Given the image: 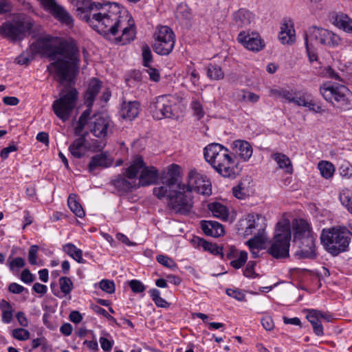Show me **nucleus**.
Wrapping results in <instances>:
<instances>
[{
  "label": "nucleus",
  "mask_w": 352,
  "mask_h": 352,
  "mask_svg": "<svg viewBox=\"0 0 352 352\" xmlns=\"http://www.w3.org/2000/svg\"><path fill=\"white\" fill-rule=\"evenodd\" d=\"M77 12L85 13L83 19L98 33L109 39L111 36L118 34L119 28H122V33L116 39L122 44H126L134 38L133 25L129 23L124 26L123 24L130 21L128 14L118 3L82 0L77 3Z\"/></svg>",
  "instance_id": "nucleus-1"
},
{
  "label": "nucleus",
  "mask_w": 352,
  "mask_h": 352,
  "mask_svg": "<svg viewBox=\"0 0 352 352\" xmlns=\"http://www.w3.org/2000/svg\"><path fill=\"white\" fill-rule=\"evenodd\" d=\"M51 37H43L37 40L35 45L51 59L54 60L60 55L56 61L47 66V70L52 72L54 67L56 79L61 84H70L79 69V54L76 43L72 41H62L58 45H54L51 42Z\"/></svg>",
  "instance_id": "nucleus-2"
},
{
  "label": "nucleus",
  "mask_w": 352,
  "mask_h": 352,
  "mask_svg": "<svg viewBox=\"0 0 352 352\" xmlns=\"http://www.w3.org/2000/svg\"><path fill=\"white\" fill-rule=\"evenodd\" d=\"M204 155L206 162L222 177L236 178L237 167L227 148L218 143H212L204 148Z\"/></svg>",
  "instance_id": "nucleus-3"
},
{
  "label": "nucleus",
  "mask_w": 352,
  "mask_h": 352,
  "mask_svg": "<svg viewBox=\"0 0 352 352\" xmlns=\"http://www.w3.org/2000/svg\"><path fill=\"white\" fill-rule=\"evenodd\" d=\"M267 227L265 217L258 213H250L241 219L236 224L238 234L248 236L254 234V236L248 241L250 249L263 248L267 241L265 230Z\"/></svg>",
  "instance_id": "nucleus-4"
},
{
  "label": "nucleus",
  "mask_w": 352,
  "mask_h": 352,
  "mask_svg": "<svg viewBox=\"0 0 352 352\" xmlns=\"http://www.w3.org/2000/svg\"><path fill=\"white\" fill-rule=\"evenodd\" d=\"M351 236L352 233L344 226L332 227L322 230L320 240L327 251L336 256L349 250Z\"/></svg>",
  "instance_id": "nucleus-5"
},
{
  "label": "nucleus",
  "mask_w": 352,
  "mask_h": 352,
  "mask_svg": "<svg viewBox=\"0 0 352 352\" xmlns=\"http://www.w3.org/2000/svg\"><path fill=\"white\" fill-rule=\"evenodd\" d=\"M294 241H299L300 250L296 255L299 258H314L316 256L315 238L313 236L309 224L304 219L293 221Z\"/></svg>",
  "instance_id": "nucleus-6"
},
{
  "label": "nucleus",
  "mask_w": 352,
  "mask_h": 352,
  "mask_svg": "<svg viewBox=\"0 0 352 352\" xmlns=\"http://www.w3.org/2000/svg\"><path fill=\"white\" fill-rule=\"evenodd\" d=\"M12 21H6L0 26V34L10 41L23 40L27 32L34 26V20L23 13L14 14Z\"/></svg>",
  "instance_id": "nucleus-7"
},
{
  "label": "nucleus",
  "mask_w": 352,
  "mask_h": 352,
  "mask_svg": "<svg viewBox=\"0 0 352 352\" xmlns=\"http://www.w3.org/2000/svg\"><path fill=\"white\" fill-rule=\"evenodd\" d=\"M320 93L336 108L341 110L352 109V92L344 85L324 83L320 87Z\"/></svg>",
  "instance_id": "nucleus-8"
},
{
  "label": "nucleus",
  "mask_w": 352,
  "mask_h": 352,
  "mask_svg": "<svg viewBox=\"0 0 352 352\" xmlns=\"http://www.w3.org/2000/svg\"><path fill=\"white\" fill-rule=\"evenodd\" d=\"M186 185H177L175 188H168L164 197L167 199V208L175 214L186 215L192 208L193 203L190 190Z\"/></svg>",
  "instance_id": "nucleus-9"
},
{
  "label": "nucleus",
  "mask_w": 352,
  "mask_h": 352,
  "mask_svg": "<svg viewBox=\"0 0 352 352\" xmlns=\"http://www.w3.org/2000/svg\"><path fill=\"white\" fill-rule=\"evenodd\" d=\"M290 241V225L278 222L276 224V233L270 242L267 252L276 259L289 257Z\"/></svg>",
  "instance_id": "nucleus-10"
},
{
  "label": "nucleus",
  "mask_w": 352,
  "mask_h": 352,
  "mask_svg": "<svg viewBox=\"0 0 352 352\" xmlns=\"http://www.w3.org/2000/svg\"><path fill=\"white\" fill-rule=\"evenodd\" d=\"M114 124L111 119L104 114L95 115L89 124L90 132L100 140L93 141V151H100L106 146L105 139L113 133Z\"/></svg>",
  "instance_id": "nucleus-11"
},
{
  "label": "nucleus",
  "mask_w": 352,
  "mask_h": 352,
  "mask_svg": "<svg viewBox=\"0 0 352 352\" xmlns=\"http://www.w3.org/2000/svg\"><path fill=\"white\" fill-rule=\"evenodd\" d=\"M140 172L138 187L146 186L155 184L158 179V170L153 166H146L141 156L137 157L125 169V175L130 179H137Z\"/></svg>",
  "instance_id": "nucleus-12"
},
{
  "label": "nucleus",
  "mask_w": 352,
  "mask_h": 352,
  "mask_svg": "<svg viewBox=\"0 0 352 352\" xmlns=\"http://www.w3.org/2000/svg\"><path fill=\"white\" fill-rule=\"evenodd\" d=\"M77 98L78 91L76 88L69 87L63 89L60 93V98L52 104L55 115L64 122L67 120L75 107Z\"/></svg>",
  "instance_id": "nucleus-13"
},
{
  "label": "nucleus",
  "mask_w": 352,
  "mask_h": 352,
  "mask_svg": "<svg viewBox=\"0 0 352 352\" xmlns=\"http://www.w3.org/2000/svg\"><path fill=\"white\" fill-rule=\"evenodd\" d=\"M175 43V34L173 30L168 26H161L155 34L153 50L160 55H168L173 51Z\"/></svg>",
  "instance_id": "nucleus-14"
},
{
  "label": "nucleus",
  "mask_w": 352,
  "mask_h": 352,
  "mask_svg": "<svg viewBox=\"0 0 352 352\" xmlns=\"http://www.w3.org/2000/svg\"><path fill=\"white\" fill-rule=\"evenodd\" d=\"M305 40H308L312 43H320L329 47H336L340 42V38L337 34L316 26L309 28L308 32L305 34Z\"/></svg>",
  "instance_id": "nucleus-15"
},
{
  "label": "nucleus",
  "mask_w": 352,
  "mask_h": 352,
  "mask_svg": "<svg viewBox=\"0 0 352 352\" xmlns=\"http://www.w3.org/2000/svg\"><path fill=\"white\" fill-rule=\"evenodd\" d=\"M190 194L192 190L203 195H210L212 193L211 182L207 177L197 173L196 170H190L188 175V184L186 185Z\"/></svg>",
  "instance_id": "nucleus-16"
},
{
  "label": "nucleus",
  "mask_w": 352,
  "mask_h": 352,
  "mask_svg": "<svg viewBox=\"0 0 352 352\" xmlns=\"http://www.w3.org/2000/svg\"><path fill=\"white\" fill-rule=\"evenodd\" d=\"M45 10L49 12L56 19L68 27H72L74 19L72 15L56 0H38Z\"/></svg>",
  "instance_id": "nucleus-17"
},
{
  "label": "nucleus",
  "mask_w": 352,
  "mask_h": 352,
  "mask_svg": "<svg viewBox=\"0 0 352 352\" xmlns=\"http://www.w3.org/2000/svg\"><path fill=\"white\" fill-rule=\"evenodd\" d=\"M180 166L175 164L169 166L167 175L168 178L163 182L161 186L155 187L153 189V194L158 198H164L168 192V188H175L177 185H182L179 183Z\"/></svg>",
  "instance_id": "nucleus-18"
},
{
  "label": "nucleus",
  "mask_w": 352,
  "mask_h": 352,
  "mask_svg": "<svg viewBox=\"0 0 352 352\" xmlns=\"http://www.w3.org/2000/svg\"><path fill=\"white\" fill-rule=\"evenodd\" d=\"M237 41L245 48L252 52H259L265 47V43L258 32H241L236 38Z\"/></svg>",
  "instance_id": "nucleus-19"
},
{
  "label": "nucleus",
  "mask_w": 352,
  "mask_h": 352,
  "mask_svg": "<svg viewBox=\"0 0 352 352\" xmlns=\"http://www.w3.org/2000/svg\"><path fill=\"white\" fill-rule=\"evenodd\" d=\"M164 102H166V118L177 120L184 109L182 98L177 95H162Z\"/></svg>",
  "instance_id": "nucleus-20"
},
{
  "label": "nucleus",
  "mask_w": 352,
  "mask_h": 352,
  "mask_svg": "<svg viewBox=\"0 0 352 352\" xmlns=\"http://www.w3.org/2000/svg\"><path fill=\"white\" fill-rule=\"evenodd\" d=\"M125 171L123 175H118L116 179L111 181V184L117 189L119 192L126 193L137 189L138 184L136 179H130L125 175Z\"/></svg>",
  "instance_id": "nucleus-21"
},
{
  "label": "nucleus",
  "mask_w": 352,
  "mask_h": 352,
  "mask_svg": "<svg viewBox=\"0 0 352 352\" xmlns=\"http://www.w3.org/2000/svg\"><path fill=\"white\" fill-rule=\"evenodd\" d=\"M93 151V144H86L85 135L75 140L69 146V151L75 158L80 159L85 155L86 150Z\"/></svg>",
  "instance_id": "nucleus-22"
},
{
  "label": "nucleus",
  "mask_w": 352,
  "mask_h": 352,
  "mask_svg": "<svg viewBox=\"0 0 352 352\" xmlns=\"http://www.w3.org/2000/svg\"><path fill=\"white\" fill-rule=\"evenodd\" d=\"M234 153L243 161H248L252 155L253 150L250 144L242 140H236L232 144Z\"/></svg>",
  "instance_id": "nucleus-23"
},
{
  "label": "nucleus",
  "mask_w": 352,
  "mask_h": 352,
  "mask_svg": "<svg viewBox=\"0 0 352 352\" xmlns=\"http://www.w3.org/2000/svg\"><path fill=\"white\" fill-rule=\"evenodd\" d=\"M233 21L238 28H245L251 24L254 16L250 10L241 8L232 14Z\"/></svg>",
  "instance_id": "nucleus-24"
},
{
  "label": "nucleus",
  "mask_w": 352,
  "mask_h": 352,
  "mask_svg": "<svg viewBox=\"0 0 352 352\" xmlns=\"http://www.w3.org/2000/svg\"><path fill=\"white\" fill-rule=\"evenodd\" d=\"M166 102H164L163 96L156 97L150 104L149 110L154 119L160 120L166 118Z\"/></svg>",
  "instance_id": "nucleus-25"
},
{
  "label": "nucleus",
  "mask_w": 352,
  "mask_h": 352,
  "mask_svg": "<svg viewBox=\"0 0 352 352\" xmlns=\"http://www.w3.org/2000/svg\"><path fill=\"white\" fill-rule=\"evenodd\" d=\"M201 228L205 234L212 237H219L224 234L223 226L215 221L203 220Z\"/></svg>",
  "instance_id": "nucleus-26"
},
{
  "label": "nucleus",
  "mask_w": 352,
  "mask_h": 352,
  "mask_svg": "<svg viewBox=\"0 0 352 352\" xmlns=\"http://www.w3.org/2000/svg\"><path fill=\"white\" fill-rule=\"evenodd\" d=\"M101 88V82L93 78L89 83L88 88L85 94V104L87 107H91L95 100L96 96L99 93Z\"/></svg>",
  "instance_id": "nucleus-27"
},
{
  "label": "nucleus",
  "mask_w": 352,
  "mask_h": 352,
  "mask_svg": "<svg viewBox=\"0 0 352 352\" xmlns=\"http://www.w3.org/2000/svg\"><path fill=\"white\" fill-rule=\"evenodd\" d=\"M331 20L334 25L344 32L352 33V19L342 12L333 13Z\"/></svg>",
  "instance_id": "nucleus-28"
},
{
  "label": "nucleus",
  "mask_w": 352,
  "mask_h": 352,
  "mask_svg": "<svg viewBox=\"0 0 352 352\" xmlns=\"http://www.w3.org/2000/svg\"><path fill=\"white\" fill-rule=\"evenodd\" d=\"M279 32V40L283 44H291L295 41V30L291 21H285Z\"/></svg>",
  "instance_id": "nucleus-29"
},
{
  "label": "nucleus",
  "mask_w": 352,
  "mask_h": 352,
  "mask_svg": "<svg viewBox=\"0 0 352 352\" xmlns=\"http://www.w3.org/2000/svg\"><path fill=\"white\" fill-rule=\"evenodd\" d=\"M112 164V160L105 153L93 156L88 166L89 171L93 173L97 168H107Z\"/></svg>",
  "instance_id": "nucleus-30"
},
{
  "label": "nucleus",
  "mask_w": 352,
  "mask_h": 352,
  "mask_svg": "<svg viewBox=\"0 0 352 352\" xmlns=\"http://www.w3.org/2000/svg\"><path fill=\"white\" fill-rule=\"evenodd\" d=\"M321 317H324L323 313L315 309L311 310L307 315V318L311 324L314 333L318 336H322L324 334L320 321Z\"/></svg>",
  "instance_id": "nucleus-31"
},
{
  "label": "nucleus",
  "mask_w": 352,
  "mask_h": 352,
  "mask_svg": "<svg viewBox=\"0 0 352 352\" xmlns=\"http://www.w3.org/2000/svg\"><path fill=\"white\" fill-rule=\"evenodd\" d=\"M140 112V103L138 101L124 102L122 105L121 114L122 118L132 120Z\"/></svg>",
  "instance_id": "nucleus-32"
},
{
  "label": "nucleus",
  "mask_w": 352,
  "mask_h": 352,
  "mask_svg": "<svg viewBox=\"0 0 352 352\" xmlns=\"http://www.w3.org/2000/svg\"><path fill=\"white\" fill-rule=\"evenodd\" d=\"M195 240L197 241L198 245L203 248L205 251L210 252L214 255H220L221 258H223L224 254L223 252V248L218 246L216 243H212L204 239L197 237Z\"/></svg>",
  "instance_id": "nucleus-33"
},
{
  "label": "nucleus",
  "mask_w": 352,
  "mask_h": 352,
  "mask_svg": "<svg viewBox=\"0 0 352 352\" xmlns=\"http://www.w3.org/2000/svg\"><path fill=\"white\" fill-rule=\"evenodd\" d=\"M63 251L79 263H85L82 251L72 243H67L63 247Z\"/></svg>",
  "instance_id": "nucleus-34"
},
{
  "label": "nucleus",
  "mask_w": 352,
  "mask_h": 352,
  "mask_svg": "<svg viewBox=\"0 0 352 352\" xmlns=\"http://www.w3.org/2000/svg\"><path fill=\"white\" fill-rule=\"evenodd\" d=\"M208 209L212 215L221 220L226 221L228 218V212L226 206L220 203H211L208 204Z\"/></svg>",
  "instance_id": "nucleus-35"
},
{
  "label": "nucleus",
  "mask_w": 352,
  "mask_h": 352,
  "mask_svg": "<svg viewBox=\"0 0 352 352\" xmlns=\"http://www.w3.org/2000/svg\"><path fill=\"white\" fill-rule=\"evenodd\" d=\"M272 158L276 161L280 168H285V171L292 173L293 171L292 165L289 158L285 154L276 153L272 155Z\"/></svg>",
  "instance_id": "nucleus-36"
},
{
  "label": "nucleus",
  "mask_w": 352,
  "mask_h": 352,
  "mask_svg": "<svg viewBox=\"0 0 352 352\" xmlns=\"http://www.w3.org/2000/svg\"><path fill=\"white\" fill-rule=\"evenodd\" d=\"M67 204L71 211H72L77 217L82 218L85 216V211L80 203L76 200L75 195L72 194L69 196Z\"/></svg>",
  "instance_id": "nucleus-37"
},
{
  "label": "nucleus",
  "mask_w": 352,
  "mask_h": 352,
  "mask_svg": "<svg viewBox=\"0 0 352 352\" xmlns=\"http://www.w3.org/2000/svg\"><path fill=\"white\" fill-rule=\"evenodd\" d=\"M318 168L321 175L325 179L331 178L335 171L334 166L332 163L327 161H322L318 163Z\"/></svg>",
  "instance_id": "nucleus-38"
},
{
  "label": "nucleus",
  "mask_w": 352,
  "mask_h": 352,
  "mask_svg": "<svg viewBox=\"0 0 352 352\" xmlns=\"http://www.w3.org/2000/svg\"><path fill=\"white\" fill-rule=\"evenodd\" d=\"M339 199L342 205L352 214V192L348 189H344L340 193Z\"/></svg>",
  "instance_id": "nucleus-39"
},
{
  "label": "nucleus",
  "mask_w": 352,
  "mask_h": 352,
  "mask_svg": "<svg viewBox=\"0 0 352 352\" xmlns=\"http://www.w3.org/2000/svg\"><path fill=\"white\" fill-rule=\"evenodd\" d=\"M175 14L179 19L189 20L192 16L190 9L185 3H181L177 6Z\"/></svg>",
  "instance_id": "nucleus-40"
},
{
  "label": "nucleus",
  "mask_w": 352,
  "mask_h": 352,
  "mask_svg": "<svg viewBox=\"0 0 352 352\" xmlns=\"http://www.w3.org/2000/svg\"><path fill=\"white\" fill-rule=\"evenodd\" d=\"M207 75L211 80H218L223 78L224 73L219 66L209 65L207 69Z\"/></svg>",
  "instance_id": "nucleus-41"
},
{
  "label": "nucleus",
  "mask_w": 352,
  "mask_h": 352,
  "mask_svg": "<svg viewBox=\"0 0 352 352\" xmlns=\"http://www.w3.org/2000/svg\"><path fill=\"white\" fill-rule=\"evenodd\" d=\"M190 108L192 111L193 116H195L198 120L204 118L205 111L203 105L199 100L197 99L192 100L190 103Z\"/></svg>",
  "instance_id": "nucleus-42"
},
{
  "label": "nucleus",
  "mask_w": 352,
  "mask_h": 352,
  "mask_svg": "<svg viewBox=\"0 0 352 352\" xmlns=\"http://www.w3.org/2000/svg\"><path fill=\"white\" fill-rule=\"evenodd\" d=\"M59 284L61 292L65 295L69 294L72 291L73 283L69 278L67 276L60 277Z\"/></svg>",
  "instance_id": "nucleus-43"
},
{
  "label": "nucleus",
  "mask_w": 352,
  "mask_h": 352,
  "mask_svg": "<svg viewBox=\"0 0 352 352\" xmlns=\"http://www.w3.org/2000/svg\"><path fill=\"white\" fill-rule=\"evenodd\" d=\"M30 335V332L23 328H18L12 331V336L15 339L21 341L28 340Z\"/></svg>",
  "instance_id": "nucleus-44"
},
{
  "label": "nucleus",
  "mask_w": 352,
  "mask_h": 352,
  "mask_svg": "<svg viewBox=\"0 0 352 352\" xmlns=\"http://www.w3.org/2000/svg\"><path fill=\"white\" fill-rule=\"evenodd\" d=\"M142 58L143 65L146 67H149L150 63L153 60V55L150 47L147 45L142 47Z\"/></svg>",
  "instance_id": "nucleus-45"
},
{
  "label": "nucleus",
  "mask_w": 352,
  "mask_h": 352,
  "mask_svg": "<svg viewBox=\"0 0 352 352\" xmlns=\"http://www.w3.org/2000/svg\"><path fill=\"white\" fill-rule=\"evenodd\" d=\"M248 259V254L245 251H241L238 258L231 261L230 265L235 269L241 268Z\"/></svg>",
  "instance_id": "nucleus-46"
},
{
  "label": "nucleus",
  "mask_w": 352,
  "mask_h": 352,
  "mask_svg": "<svg viewBox=\"0 0 352 352\" xmlns=\"http://www.w3.org/2000/svg\"><path fill=\"white\" fill-rule=\"evenodd\" d=\"M99 287L102 291L108 294H113L115 292V284L112 280L103 279L100 282Z\"/></svg>",
  "instance_id": "nucleus-47"
},
{
  "label": "nucleus",
  "mask_w": 352,
  "mask_h": 352,
  "mask_svg": "<svg viewBox=\"0 0 352 352\" xmlns=\"http://www.w3.org/2000/svg\"><path fill=\"white\" fill-rule=\"evenodd\" d=\"M33 59L31 52H23L16 58V62L19 65H28Z\"/></svg>",
  "instance_id": "nucleus-48"
},
{
  "label": "nucleus",
  "mask_w": 352,
  "mask_h": 352,
  "mask_svg": "<svg viewBox=\"0 0 352 352\" xmlns=\"http://www.w3.org/2000/svg\"><path fill=\"white\" fill-rule=\"evenodd\" d=\"M156 259L159 263L168 268H173L176 267L175 261L167 256L158 255Z\"/></svg>",
  "instance_id": "nucleus-49"
},
{
  "label": "nucleus",
  "mask_w": 352,
  "mask_h": 352,
  "mask_svg": "<svg viewBox=\"0 0 352 352\" xmlns=\"http://www.w3.org/2000/svg\"><path fill=\"white\" fill-rule=\"evenodd\" d=\"M25 261L21 257H16L9 263V267L12 272L18 271L25 266Z\"/></svg>",
  "instance_id": "nucleus-50"
},
{
  "label": "nucleus",
  "mask_w": 352,
  "mask_h": 352,
  "mask_svg": "<svg viewBox=\"0 0 352 352\" xmlns=\"http://www.w3.org/2000/svg\"><path fill=\"white\" fill-rule=\"evenodd\" d=\"M38 251V246L37 245H33L30 246L28 252V261L32 265H36L37 253Z\"/></svg>",
  "instance_id": "nucleus-51"
},
{
  "label": "nucleus",
  "mask_w": 352,
  "mask_h": 352,
  "mask_svg": "<svg viewBox=\"0 0 352 352\" xmlns=\"http://www.w3.org/2000/svg\"><path fill=\"white\" fill-rule=\"evenodd\" d=\"M311 96L307 94H303L299 97L294 96V101L292 102L299 107H307L308 104V101Z\"/></svg>",
  "instance_id": "nucleus-52"
},
{
  "label": "nucleus",
  "mask_w": 352,
  "mask_h": 352,
  "mask_svg": "<svg viewBox=\"0 0 352 352\" xmlns=\"http://www.w3.org/2000/svg\"><path fill=\"white\" fill-rule=\"evenodd\" d=\"M256 262L250 261L248 263L245 269L243 271V275L248 278H254L257 276V274L254 272V266Z\"/></svg>",
  "instance_id": "nucleus-53"
},
{
  "label": "nucleus",
  "mask_w": 352,
  "mask_h": 352,
  "mask_svg": "<svg viewBox=\"0 0 352 352\" xmlns=\"http://www.w3.org/2000/svg\"><path fill=\"white\" fill-rule=\"evenodd\" d=\"M129 286L134 293H141L145 290V286L141 281L138 280H131L129 282Z\"/></svg>",
  "instance_id": "nucleus-54"
},
{
  "label": "nucleus",
  "mask_w": 352,
  "mask_h": 352,
  "mask_svg": "<svg viewBox=\"0 0 352 352\" xmlns=\"http://www.w3.org/2000/svg\"><path fill=\"white\" fill-rule=\"evenodd\" d=\"M13 8L10 0H0V14L11 12Z\"/></svg>",
  "instance_id": "nucleus-55"
},
{
  "label": "nucleus",
  "mask_w": 352,
  "mask_h": 352,
  "mask_svg": "<svg viewBox=\"0 0 352 352\" xmlns=\"http://www.w3.org/2000/svg\"><path fill=\"white\" fill-rule=\"evenodd\" d=\"M340 174L342 177L349 179L352 177V166L349 164H344L339 168Z\"/></svg>",
  "instance_id": "nucleus-56"
},
{
  "label": "nucleus",
  "mask_w": 352,
  "mask_h": 352,
  "mask_svg": "<svg viewBox=\"0 0 352 352\" xmlns=\"http://www.w3.org/2000/svg\"><path fill=\"white\" fill-rule=\"evenodd\" d=\"M226 294L232 298H234L239 301L245 300V295L238 289H227Z\"/></svg>",
  "instance_id": "nucleus-57"
},
{
  "label": "nucleus",
  "mask_w": 352,
  "mask_h": 352,
  "mask_svg": "<svg viewBox=\"0 0 352 352\" xmlns=\"http://www.w3.org/2000/svg\"><path fill=\"white\" fill-rule=\"evenodd\" d=\"M306 107L314 113H322L324 112V109L321 107V105L315 102L311 98H309L308 104Z\"/></svg>",
  "instance_id": "nucleus-58"
},
{
  "label": "nucleus",
  "mask_w": 352,
  "mask_h": 352,
  "mask_svg": "<svg viewBox=\"0 0 352 352\" xmlns=\"http://www.w3.org/2000/svg\"><path fill=\"white\" fill-rule=\"evenodd\" d=\"M8 291L10 293L15 294H19L24 291L28 292V289L16 283H12L8 285Z\"/></svg>",
  "instance_id": "nucleus-59"
},
{
  "label": "nucleus",
  "mask_w": 352,
  "mask_h": 352,
  "mask_svg": "<svg viewBox=\"0 0 352 352\" xmlns=\"http://www.w3.org/2000/svg\"><path fill=\"white\" fill-rule=\"evenodd\" d=\"M305 47L309 60L311 62L316 60L317 55L312 51V48L314 47V43L309 42L308 40H305Z\"/></svg>",
  "instance_id": "nucleus-60"
},
{
  "label": "nucleus",
  "mask_w": 352,
  "mask_h": 352,
  "mask_svg": "<svg viewBox=\"0 0 352 352\" xmlns=\"http://www.w3.org/2000/svg\"><path fill=\"white\" fill-rule=\"evenodd\" d=\"M21 280L25 283H31L34 281V276L28 269L23 270L21 274Z\"/></svg>",
  "instance_id": "nucleus-61"
},
{
  "label": "nucleus",
  "mask_w": 352,
  "mask_h": 352,
  "mask_svg": "<svg viewBox=\"0 0 352 352\" xmlns=\"http://www.w3.org/2000/svg\"><path fill=\"white\" fill-rule=\"evenodd\" d=\"M13 317V309L12 307L2 311V321L6 324H10Z\"/></svg>",
  "instance_id": "nucleus-62"
},
{
  "label": "nucleus",
  "mask_w": 352,
  "mask_h": 352,
  "mask_svg": "<svg viewBox=\"0 0 352 352\" xmlns=\"http://www.w3.org/2000/svg\"><path fill=\"white\" fill-rule=\"evenodd\" d=\"M99 341L101 345V348L102 349L103 351L106 352H109L111 350L113 344V341H110L104 337H100Z\"/></svg>",
  "instance_id": "nucleus-63"
},
{
  "label": "nucleus",
  "mask_w": 352,
  "mask_h": 352,
  "mask_svg": "<svg viewBox=\"0 0 352 352\" xmlns=\"http://www.w3.org/2000/svg\"><path fill=\"white\" fill-rule=\"evenodd\" d=\"M261 324L265 329L271 331L274 327L273 320L270 316H266L261 320Z\"/></svg>",
  "instance_id": "nucleus-64"
}]
</instances>
